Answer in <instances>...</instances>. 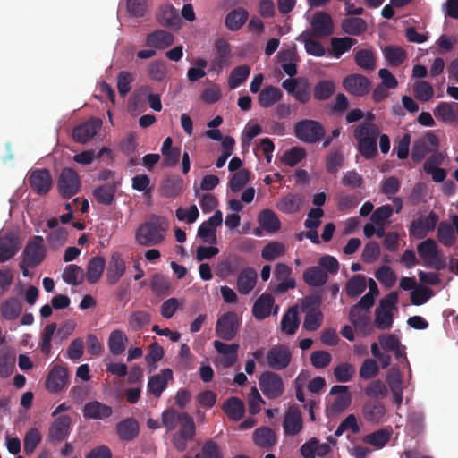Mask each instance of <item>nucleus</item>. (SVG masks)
<instances>
[{
	"label": "nucleus",
	"mask_w": 458,
	"mask_h": 458,
	"mask_svg": "<svg viewBox=\"0 0 458 458\" xmlns=\"http://www.w3.org/2000/svg\"><path fill=\"white\" fill-rule=\"evenodd\" d=\"M168 229L166 217L152 214L136 230L135 240L142 246L159 245L165 241Z\"/></svg>",
	"instance_id": "f257e3e1"
},
{
	"label": "nucleus",
	"mask_w": 458,
	"mask_h": 458,
	"mask_svg": "<svg viewBox=\"0 0 458 458\" xmlns=\"http://www.w3.org/2000/svg\"><path fill=\"white\" fill-rule=\"evenodd\" d=\"M379 133V128L371 122H363L354 129L353 136L358 142L357 148L364 158L371 159L377 155Z\"/></svg>",
	"instance_id": "f03ea898"
},
{
	"label": "nucleus",
	"mask_w": 458,
	"mask_h": 458,
	"mask_svg": "<svg viewBox=\"0 0 458 458\" xmlns=\"http://www.w3.org/2000/svg\"><path fill=\"white\" fill-rule=\"evenodd\" d=\"M81 187V177L74 169L65 167L61 171L57 179V189L64 199H69L75 196Z\"/></svg>",
	"instance_id": "7ed1b4c3"
},
{
	"label": "nucleus",
	"mask_w": 458,
	"mask_h": 458,
	"mask_svg": "<svg viewBox=\"0 0 458 458\" xmlns=\"http://www.w3.org/2000/svg\"><path fill=\"white\" fill-rule=\"evenodd\" d=\"M295 136L305 143H315L325 136L323 125L315 120L305 119L294 126Z\"/></svg>",
	"instance_id": "20e7f679"
},
{
	"label": "nucleus",
	"mask_w": 458,
	"mask_h": 458,
	"mask_svg": "<svg viewBox=\"0 0 458 458\" xmlns=\"http://www.w3.org/2000/svg\"><path fill=\"white\" fill-rule=\"evenodd\" d=\"M46 254L47 249L44 244V238L37 235L26 244L21 254V259L27 266L33 268L44 261Z\"/></svg>",
	"instance_id": "39448f33"
},
{
	"label": "nucleus",
	"mask_w": 458,
	"mask_h": 458,
	"mask_svg": "<svg viewBox=\"0 0 458 458\" xmlns=\"http://www.w3.org/2000/svg\"><path fill=\"white\" fill-rule=\"evenodd\" d=\"M240 326L238 315L234 311H227L217 319L216 333L221 339L231 341L238 334Z\"/></svg>",
	"instance_id": "423d86ee"
},
{
	"label": "nucleus",
	"mask_w": 458,
	"mask_h": 458,
	"mask_svg": "<svg viewBox=\"0 0 458 458\" xmlns=\"http://www.w3.org/2000/svg\"><path fill=\"white\" fill-rule=\"evenodd\" d=\"M259 383L263 394L268 399H276L284 394L283 379L276 372H263L259 377Z\"/></svg>",
	"instance_id": "0eeeda50"
},
{
	"label": "nucleus",
	"mask_w": 458,
	"mask_h": 458,
	"mask_svg": "<svg viewBox=\"0 0 458 458\" xmlns=\"http://www.w3.org/2000/svg\"><path fill=\"white\" fill-rule=\"evenodd\" d=\"M179 426L180 429L173 436V444L176 450L183 452L188 442L193 439L196 428L193 419L188 413L182 415Z\"/></svg>",
	"instance_id": "6e6552de"
},
{
	"label": "nucleus",
	"mask_w": 458,
	"mask_h": 458,
	"mask_svg": "<svg viewBox=\"0 0 458 458\" xmlns=\"http://www.w3.org/2000/svg\"><path fill=\"white\" fill-rule=\"evenodd\" d=\"M267 365L274 370L286 369L292 360V352L286 344L273 345L267 352Z\"/></svg>",
	"instance_id": "1a4fd4ad"
},
{
	"label": "nucleus",
	"mask_w": 458,
	"mask_h": 458,
	"mask_svg": "<svg viewBox=\"0 0 458 458\" xmlns=\"http://www.w3.org/2000/svg\"><path fill=\"white\" fill-rule=\"evenodd\" d=\"M417 250L426 267H434L437 270L445 267V262L438 256L437 245L434 240L427 239L420 242Z\"/></svg>",
	"instance_id": "9d476101"
},
{
	"label": "nucleus",
	"mask_w": 458,
	"mask_h": 458,
	"mask_svg": "<svg viewBox=\"0 0 458 458\" xmlns=\"http://www.w3.org/2000/svg\"><path fill=\"white\" fill-rule=\"evenodd\" d=\"M72 430V418L69 415H60L55 419L48 428V440L55 445L66 440Z\"/></svg>",
	"instance_id": "9b49d317"
},
{
	"label": "nucleus",
	"mask_w": 458,
	"mask_h": 458,
	"mask_svg": "<svg viewBox=\"0 0 458 458\" xmlns=\"http://www.w3.org/2000/svg\"><path fill=\"white\" fill-rule=\"evenodd\" d=\"M438 147V138L433 132L429 131L424 137L413 142L411 158L415 163H420L430 151L437 149Z\"/></svg>",
	"instance_id": "f8f14e48"
},
{
	"label": "nucleus",
	"mask_w": 458,
	"mask_h": 458,
	"mask_svg": "<svg viewBox=\"0 0 458 458\" xmlns=\"http://www.w3.org/2000/svg\"><path fill=\"white\" fill-rule=\"evenodd\" d=\"M28 183L35 193L42 196L50 191L53 186V178L49 170L46 168L35 169L30 172Z\"/></svg>",
	"instance_id": "ddd939ff"
},
{
	"label": "nucleus",
	"mask_w": 458,
	"mask_h": 458,
	"mask_svg": "<svg viewBox=\"0 0 458 458\" xmlns=\"http://www.w3.org/2000/svg\"><path fill=\"white\" fill-rule=\"evenodd\" d=\"M214 50L215 56L210 62V71L219 73L225 67L229 65L232 48L225 39L219 38L215 43Z\"/></svg>",
	"instance_id": "4468645a"
},
{
	"label": "nucleus",
	"mask_w": 458,
	"mask_h": 458,
	"mask_svg": "<svg viewBox=\"0 0 458 458\" xmlns=\"http://www.w3.org/2000/svg\"><path fill=\"white\" fill-rule=\"evenodd\" d=\"M438 216L431 211L427 216H420L413 220L409 227V233L416 239H423L433 231L437 224Z\"/></svg>",
	"instance_id": "2eb2a0df"
},
{
	"label": "nucleus",
	"mask_w": 458,
	"mask_h": 458,
	"mask_svg": "<svg viewBox=\"0 0 458 458\" xmlns=\"http://www.w3.org/2000/svg\"><path fill=\"white\" fill-rule=\"evenodd\" d=\"M223 222V214L216 210L207 221H204L198 228V236L203 242L214 244L216 242V229Z\"/></svg>",
	"instance_id": "dca6fc26"
},
{
	"label": "nucleus",
	"mask_w": 458,
	"mask_h": 458,
	"mask_svg": "<svg viewBox=\"0 0 458 458\" xmlns=\"http://www.w3.org/2000/svg\"><path fill=\"white\" fill-rule=\"evenodd\" d=\"M68 385V369L55 365L47 374L46 380L47 389L54 394L61 392Z\"/></svg>",
	"instance_id": "f3484780"
},
{
	"label": "nucleus",
	"mask_w": 458,
	"mask_h": 458,
	"mask_svg": "<svg viewBox=\"0 0 458 458\" xmlns=\"http://www.w3.org/2000/svg\"><path fill=\"white\" fill-rule=\"evenodd\" d=\"M102 126V121L92 118L76 126L72 130V139L78 143H86L91 140Z\"/></svg>",
	"instance_id": "a211bd4d"
},
{
	"label": "nucleus",
	"mask_w": 458,
	"mask_h": 458,
	"mask_svg": "<svg viewBox=\"0 0 458 458\" xmlns=\"http://www.w3.org/2000/svg\"><path fill=\"white\" fill-rule=\"evenodd\" d=\"M343 87L350 94L361 97L370 90V81L361 74H351L343 81Z\"/></svg>",
	"instance_id": "6ab92c4d"
},
{
	"label": "nucleus",
	"mask_w": 458,
	"mask_h": 458,
	"mask_svg": "<svg viewBox=\"0 0 458 458\" xmlns=\"http://www.w3.org/2000/svg\"><path fill=\"white\" fill-rule=\"evenodd\" d=\"M283 428L284 434L287 436H295L301 432L302 429V416L298 407H289L284 415Z\"/></svg>",
	"instance_id": "aec40b11"
},
{
	"label": "nucleus",
	"mask_w": 458,
	"mask_h": 458,
	"mask_svg": "<svg viewBox=\"0 0 458 458\" xmlns=\"http://www.w3.org/2000/svg\"><path fill=\"white\" fill-rule=\"evenodd\" d=\"M126 270V263L120 252H113L107 266L106 280L108 284H114L123 276Z\"/></svg>",
	"instance_id": "412c9836"
},
{
	"label": "nucleus",
	"mask_w": 458,
	"mask_h": 458,
	"mask_svg": "<svg viewBox=\"0 0 458 458\" xmlns=\"http://www.w3.org/2000/svg\"><path fill=\"white\" fill-rule=\"evenodd\" d=\"M386 413V408L385 404L377 399H369L362 406L364 419L371 423L383 421Z\"/></svg>",
	"instance_id": "4be33fe9"
},
{
	"label": "nucleus",
	"mask_w": 458,
	"mask_h": 458,
	"mask_svg": "<svg viewBox=\"0 0 458 458\" xmlns=\"http://www.w3.org/2000/svg\"><path fill=\"white\" fill-rule=\"evenodd\" d=\"M173 371L171 369H164L160 373L149 377L148 382V392L156 397L161 396L165 390L168 381L173 380Z\"/></svg>",
	"instance_id": "5701e85b"
},
{
	"label": "nucleus",
	"mask_w": 458,
	"mask_h": 458,
	"mask_svg": "<svg viewBox=\"0 0 458 458\" xmlns=\"http://www.w3.org/2000/svg\"><path fill=\"white\" fill-rule=\"evenodd\" d=\"M82 412L86 420H106L112 416L113 409L98 401H91L84 405Z\"/></svg>",
	"instance_id": "b1692460"
},
{
	"label": "nucleus",
	"mask_w": 458,
	"mask_h": 458,
	"mask_svg": "<svg viewBox=\"0 0 458 458\" xmlns=\"http://www.w3.org/2000/svg\"><path fill=\"white\" fill-rule=\"evenodd\" d=\"M253 442L257 446L270 451L277 443V436L269 427H260L253 432Z\"/></svg>",
	"instance_id": "393cba45"
},
{
	"label": "nucleus",
	"mask_w": 458,
	"mask_h": 458,
	"mask_svg": "<svg viewBox=\"0 0 458 458\" xmlns=\"http://www.w3.org/2000/svg\"><path fill=\"white\" fill-rule=\"evenodd\" d=\"M329 394L335 395L331 404L332 411L335 412L344 411L351 403L352 396L349 393L348 386L335 385L331 387Z\"/></svg>",
	"instance_id": "a878e982"
},
{
	"label": "nucleus",
	"mask_w": 458,
	"mask_h": 458,
	"mask_svg": "<svg viewBox=\"0 0 458 458\" xmlns=\"http://www.w3.org/2000/svg\"><path fill=\"white\" fill-rule=\"evenodd\" d=\"M435 117L445 123L458 121V103L439 102L433 110Z\"/></svg>",
	"instance_id": "bb28decb"
},
{
	"label": "nucleus",
	"mask_w": 458,
	"mask_h": 458,
	"mask_svg": "<svg viewBox=\"0 0 458 458\" xmlns=\"http://www.w3.org/2000/svg\"><path fill=\"white\" fill-rule=\"evenodd\" d=\"M157 19L164 27L174 29L181 27V19L177 10L172 4L162 5L157 13Z\"/></svg>",
	"instance_id": "cd10ccee"
},
{
	"label": "nucleus",
	"mask_w": 458,
	"mask_h": 458,
	"mask_svg": "<svg viewBox=\"0 0 458 458\" xmlns=\"http://www.w3.org/2000/svg\"><path fill=\"white\" fill-rule=\"evenodd\" d=\"M311 27L318 36L327 37L333 33V21L331 16L325 12H318L314 14Z\"/></svg>",
	"instance_id": "c85d7f7f"
},
{
	"label": "nucleus",
	"mask_w": 458,
	"mask_h": 458,
	"mask_svg": "<svg viewBox=\"0 0 458 458\" xmlns=\"http://www.w3.org/2000/svg\"><path fill=\"white\" fill-rule=\"evenodd\" d=\"M277 56L284 72L290 77L295 76L298 72L296 64L300 61L296 49L282 50L278 53Z\"/></svg>",
	"instance_id": "c756f323"
},
{
	"label": "nucleus",
	"mask_w": 458,
	"mask_h": 458,
	"mask_svg": "<svg viewBox=\"0 0 458 458\" xmlns=\"http://www.w3.org/2000/svg\"><path fill=\"white\" fill-rule=\"evenodd\" d=\"M274 302V297L270 293H262L254 302L252 308L253 316L259 320L268 318Z\"/></svg>",
	"instance_id": "7c9ffc66"
},
{
	"label": "nucleus",
	"mask_w": 458,
	"mask_h": 458,
	"mask_svg": "<svg viewBox=\"0 0 458 458\" xmlns=\"http://www.w3.org/2000/svg\"><path fill=\"white\" fill-rule=\"evenodd\" d=\"M257 278L258 274L254 268H244L237 278L238 292L243 295L250 293L256 285Z\"/></svg>",
	"instance_id": "2f4dec72"
},
{
	"label": "nucleus",
	"mask_w": 458,
	"mask_h": 458,
	"mask_svg": "<svg viewBox=\"0 0 458 458\" xmlns=\"http://www.w3.org/2000/svg\"><path fill=\"white\" fill-rule=\"evenodd\" d=\"M214 347L216 351L224 355V359L222 360V363L224 367L230 368L233 366V364L236 362L237 360V352L239 350V344H225L219 340L214 341Z\"/></svg>",
	"instance_id": "473e14b6"
},
{
	"label": "nucleus",
	"mask_w": 458,
	"mask_h": 458,
	"mask_svg": "<svg viewBox=\"0 0 458 458\" xmlns=\"http://www.w3.org/2000/svg\"><path fill=\"white\" fill-rule=\"evenodd\" d=\"M140 427L134 418H127L116 424V432L120 439L123 441H131L138 435Z\"/></svg>",
	"instance_id": "72a5a7b5"
},
{
	"label": "nucleus",
	"mask_w": 458,
	"mask_h": 458,
	"mask_svg": "<svg viewBox=\"0 0 458 458\" xmlns=\"http://www.w3.org/2000/svg\"><path fill=\"white\" fill-rule=\"evenodd\" d=\"M174 43V36L172 33L157 30L149 33L146 39V45L149 47L157 49H165Z\"/></svg>",
	"instance_id": "f704fd0d"
},
{
	"label": "nucleus",
	"mask_w": 458,
	"mask_h": 458,
	"mask_svg": "<svg viewBox=\"0 0 458 458\" xmlns=\"http://www.w3.org/2000/svg\"><path fill=\"white\" fill-rule=\"evenodd\" d=\"M249 13L242 7H237L229 12L225 19V27L231 31L239 30L247 21Z\"/></svg>",
	"instance_id": "c9c22d12"
},
{
	"label": "nucleus",
	"mask_w": 458,
	"mask_h": 458,
	"mask_svg": "<svg viewBox=\"0 0 458 458\" xmlns=\"http://www.w3.org/2000/svg\"><path fill=\"white\" fill-rule=\"evenodd\" d=\"M18 251V240L11 233L0 237V262L12 259Z\"/></svg>",
	"instance_id": "e433bc0d"
},
{
	"label": "nucleus",
	"mask_w": 458,
	"mask_h": 458,
	"mask_svg": "<svg viewBox=\"0 0 458 458\" xmlns=\"http://www.w3.org/2000/svg\"><path fill=\"white\" fill-rule=\"evenodd\" d=\"M242 264V259L233 255L226 259L221 260L216 268V274L221 278H225L239 270Z\"/></svg>",
	"instance_id": "4c0bfd02"
},
{
	"label": "nucleus",
	"mask_w": 458,
	"mask_h": 458,
	"mask_svg": "<svg viewBox=\"0 0 458 458\" xmlns=\"http://www.w3.org/2000/svg\"><path fill=\"white\" fill-rule=\"evenodd\" d=\"M327 273L320 267H311L307 268L303 273L304 282L312 287H319L324 285L327 281Z\"/></svg>",
	"instance_id": "58836bf2"
},
{
	"label": "nucleus",
	"mask_w": 458,
	"mask_h": 458,
	"mask_svg": "<svg viewBox=\"0 0 458 458\" xmlns=\"http://www.w3.org/2000/svg\"><path fill=\"white\" fill-rule=\"evenodd\" d=\"M117 191L115 182L106 183L97 187L93 191V195L99 204L109 206L113 203Z\"/></svg>",
	"instance_id": "ea45409f"
},
{
	"label": "nucleus",
	"mask_w": 458,
	"mask_h": 458,
	"mask_svg": "<svg viewBox=\"0 0 458 458\" xmlns=\"http://www.w3.org/2000/svg\"><path fill=\"white\" fill-rule=\"evenodd\" d=\"M106 267V260L101 256L93 257L87 266V280L89 284H96L100 277Z\"/></svg>",
	"instance_id": "a19ab883"
},
{
	"label": "nucleus",
	"mask_w": 458,
	"mask_h": 458,
	"mask_svg": "<svg viewBox=\"0 0 458 458\" xmlns=\"http://www.w3.org/2000/svg\"><path fill=\"white\" fill-rule=\"evenodd\" d=\"M282 97L283 92L279 88L267 86L259 92V104L264 108H268L277 103Z\"/></svg>",
	"instance_id": "79ce46f5"
},
{
	"label": "nucleus",
	"mask_w": 458,
	"mask_h": 458,
	"mask_svg": "<svg viewBox=\"0 0 458 458\" xmlns=\"http://www.w3.org/2000/svg\"><path fill=\"white\" fill-rule=\"evenodd\" d=\"M223 411L229 419L240 420L244 415V403L237 397H230L224 403Z\"/></svg>",
	"instance_id": "37998d69"
},
{
	"label": "nucleus",
	"mask_w": 458,
	"mask_h": 458,
	"mask_svg": "<svg viewBox=\"0 0 458 458\" xmlns=\"http://www.w3.org/2000/svg\"><path fill=\"white\" fill-rule=\"evenodd\" d=\"M127 342L128 338L123 331H112L107 343L110 352L114 355L122 354L125 351Z\"/></svg>",
	"instance_id": "c03bdc74"
},
{
	"label": "nucleus",
	"mask_w": 458,
	"mask_h": 458,
	"mask_svg": "<svg viewBox=\"0 0 458 458\" xmlns=\"http://www.w3.org/2000/svg\"><path fill=\"white\" fill-rule=\"evenodd\" d=\"M300 325V319L298 317L297 307H291L284 314L281 320V329L283 332L288 335H293Z\"/></svg>",
	"instance_id": "a18cd8bd"
},
{
	"label": "nucleus",
	"mask_w": 458,
	"mask_h": 458,
	"mask_svg": "<svg viewBox=\"0 0 458 458\" xmlns=\"http://www.w3.org/2000/svg\"><path fill=\"white\" fill-rule=\"evenodd\" d=\"M15 366V354L7 348L0 350V377L6 378L10 377Z\"/></svg>",
	"instance_id": "49530a36"
},
{
	"label": "nucleus",
	"mask_w": 458,
	"mask_h": 458,
	"mask_svg": "<svg viewBox=\"0 0 458 458\" xmlns=\"http://www.w3.org/2000/svg\"><path fill=\"white\" fill-rule=\"evenodd\" d=\"M22 307V303L19 299L15 297L10 298L1 305L2 316L7 320H14L21 315Z\"/></svg>",
	"instance_id": "de8ad7c7"
},
{
	"label": "nucleus",
	"mask_w": 458,
	"mask_h": 458,
	"mask_svg": "<svg viewBox=\"0 0 458 458\" xmlns=\"http://www.w3.org/2000/svg\"><path fill=\"white\" fill-rule=\"evenodd\" d=\"M302 198L298 194H288L281 199L277 204V208L285 214H293L301 209Z\"/></svg>",
	"instance_id": "09e8293b"
},
{
	"label": "nucleus",
	"mask_w": 458,
	"mask_h": 458,
	"mask_svg": "<svg viewBox=\"0 0 458 458\" xmlns=\"http://www.w3.org/2000/svg\"><path fill=\"white\" fill-rule=\"evenodd\" d=\"M259 221L262 228L268 233H276L281 227V223L276 214L270 209H264L259 216Z\"/></svg>",
	"instance_id": "8fccbe9b"
},
{
	"label": "nucleus",
	"mask_w": 458,
	"mask_h": 458,
	"mask_svg": "<svg viewBox=\"0 0 458 458\" xmlns=\"http://www.w3.org/2000/svg\"><path fill=\"white\" fill-rule=\"evenodd\" d=\"M367 28V22L362 18L350 17L342 21V30L348 35L360 36Z\"/></svg>",
	"instance_id": "3c124183"
},
{
	"label": "nucleus",
	"mask_w": 458,
	"mask_h": 458,
	"mask_svg": "<svg viewBox=\"0 0 458 458\" xmlns=\"http://www.w3.org/2000/svg\"><path fill=\"white\" fill-rule=\"evenodd\" d=\"M355 64L361 69L373 71L376 68V56L370 49H360L354 55Z\"/></svg>",
	"instance_id": "603ef678"
},
{
	"label": "nucleus",
	"mask_w": 458,
	"mask_h": 458,
	"mask_svg": "<svg viewBox=\"0 0 458 458\" xmlns=\"http://www.w3.org/2000/svg\"><path fill=\"white\" fill-rule=\"evenodd\" d=\"M391 429L381 428L364 437L363 441L377 449L383 448L390 439Z\"/></svg>",
	"instance_id": "864d4df0"
},
{
	"label": "nucleus",
	"mask_w": 458,
	"mask_h": 458,
	"mask_svg": "<svg viewBox=\"0 0 458 458\" xmlns=\"http://www.w3.org/2000/svg\"><path fill=\"white\" fill-rule=\"evenodd\" d=\"M356 43L357 40L350 37L332 38L331 48L333 56L339 58L343 54L349 51Z\"/></svg>",
	"instance_id": "5fc2aeb1"
},
{
	"label": "nucleus",
	"mask_w": 458,
	"mask_h": 458,
	"mask_svg": "<svg viewBox=\"0 0 458 458\" xmlns=\"http://www.w3.org/2000/svg\"><path fill=\"white\" fill-rule=\"evenodd\" d=\"M384 55L391 66L401 65L407 58L404 49L398 46H387L384 49Z\"/></svg>",
	"instance_id": "6e6d98bb"
},
{
	"label": "nucleus",
	"mask_w": 458,
	"mask_h": 458,
	"mask_svg": "<svg viewBox=\"0 0 458 458\" xmlns=\"http://www.w3.org/2000/svg\"><path fill=\"white\" fill-rule=\"evenodd\" d=\"M182 191V180L180 178H168L160 187V193L165 198H175Z\"/></svg>",
	"instance_id": "4d7b16f0"
},
{
	"label": "nucleus",
	"mask_w": 458,
	"mask_h": 458,
	"mask_svg": "<svg viewBox=\"0 0 458 458\" xmlns=\"http://www.w3.org/2000/svg\"><path fill=\"white\" fill-rule=\"evenodd\" d=\"M250 74V67L243 64L233 68L228 78V86L233 89L242 84Z\"/></svg>",
	"instance_id": "13d9d810"
},
{
	"label": "nucleus",
	"mask_w": 458,
	"mask_h": 458,
	"mask_svg": "<svg viewBox=\"0 0 458 458\" xmlns=\"http://www.w3.org/2000/svg\"><path fill=\"white\" fill-rule=\"evenodd\" d=\"M251 179V173L248 169L235 172L229 181V187L233 192L240 191Z\"/></svg>",
	"instance_id": "bf43d9fd"
},
{
	"label": "nucleus",
	"mask_w": 458,
	"mask_h": 458,
	"mask_svg": "<svg viewBox=\"0 0 458 458\" xmlns=\"http://www.w3.org/2000/svg\"><path fill=\"white\" fill-rule=\"evenodd\" d=\"M63 279L68 284L79 285L83 280V270L77 265H68L63 273Z\"/></svg>",
	"instance_id": "052dcab7"
},
{
	"label": "nucleus",
	"mask_w": 458,
	"mask_h": 458,
	"mask_svg": "<svg viewBox=\"0 0 458 458\" xmlns=\"http://www.w3.org/2000/svg\"><path fill=\"white\" fill-rule=\"evenodd\" d=\"M335 86L332 81L322 80L315 85L313 95L317 100H327L335 93Z\"/></svg>",
	"instance_id": "680f3d73"
},
{
	"label": "nucleus",
	"mask_w": 458,
	"mask_h": 458,
	"mask_svg": "<svg viewBox=\"0 0 458 458\" xmlns=\"http://www.w3.org/2000/svg\"><path fill=\"white\" fill-rule=\"evenodd\" d=\"M437 239L445 246L454 245L456 239L453 225L446 222H441L437 228Z\"/></svg>",
	"instance_id": "e2e57ef3"
},
{
	"label": "nucleus",
	"mask_w": 458,
	"mask_h": 458,
	"mask_svg": "<svg viewBox=\"0 0 458 458\" xmlns=\"http://www.w3.org/2000/svg\"><path fill=\"white\" fill-rule=\"evenodd\" d=\"M366 289L364 276L355 275L346 284V293L350 297H356L361 294Z\"/></svg>",
	"instance_id": "0e129e2a"
},
{
	"label": "nucleus",
	"mask_w": 458,
	"mask_h": 458,
	"mask_svg": "<svg viewBox=\"0 0 458 458\" xmlns=\"http://www.w3.org/2000/svg\"><path fill=\"white\" fill-rule=\"evenodd\" d=\"M323 322V314L319 309H314L306 312L303 328L308 331H316Z\"/></svg>",
	"instance_id": "69168bd1"
},
{
	"label": "nucleus",
	"mask_w": 458,
	"mask_h": 458,
	"mask_svg": "<svg viewBox=\"0 0 458 458\" xmlns=\"http://www.w3.org/2000/svg\"><path fill=\"white\" fill-rule=\"evenodd\" d=\"M41 435L37 428H30L25 435L23 439V448L26 454H33L36 447L41 442Z\"/></svg>",
	"instance_id": "338daca9"
},
{
	"label": "nucleus",
	"mask_w": 458,
	"mask_h": 458,
	"mask_svg": "<svg viewBox=\"0 0 458 458\" xmlns=\"http://www.w3.org/2000/svg\"><path fill=\"white\" fill-rule=\"evenodd\" d=\"M355 373V367L349 362H342L334 369V376L337 382H349Z\"/></svg>",
	"instance_id": "774afa93"
}]
</instances>
